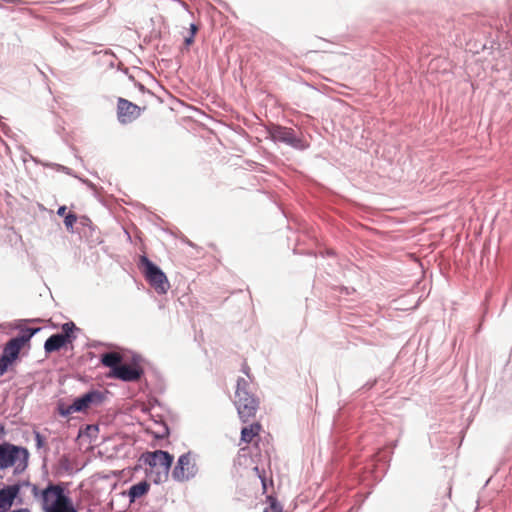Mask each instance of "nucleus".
Segmentation results:
<instances>
[{
  "label": "nucleus",
  "mask_w": 512,
  "mask_h": 512,
  "mask_svg": "<svg viewBox=\"0 0 512 512\" xmlns=\"http://www.w3.org/2000/svg\"><path fill=\"white\" fill-rule=\"evenodd\" d=\"M234 405L243 423L253 419L259 409L260 400L250 391V384L244 378L237 380Z\"/></svg>",
  "instance_id": "obj_1"
},
{
  "label": "nucleus",
  "mask_w": 512,
  "mask_h": 512,
  "mask_svg": "<svg viewBox=\"0 0 512 512\" xmlns=\"http://www.w3.org/2000/svg\"><path fill=\"white\" fill-rule=\"evenodd\" d=\"M142 460L148 465L146 469L147 476L155 483H162L168 479L173 463V456L171 454L162 450L146 452L142 455Z\"/></svg>",
  "instance_id": "obj_2"
},
{
  "label": "nucleus",
  "mask_w": 512,
  "mask_h": 512,
  "mask_svg": "<svg viewBox=\"0 0 512 512\" xmlns=\"http://www.w3.org/2000/svg\"><path fill=\"white\" fill-rule=\"evenodd\" d=\"M41 505L44 512H75L71 499L59 484H49L42 490Z\"/></svg>",
  "instance_id": "obj_3"
},
{
  "label": "nucleus",
  "mask_w": 512,
  "mask_h": 512,
  "mask_svg": "<svg viewBox=\"0 0 512 512\" xmlns=\"http://www.w3.org/2000/svg\"><path fill=\"white\" fill-rule=\"evenodd\" d=\"M140 264L143 268V274L149 284L158 293L165 294L170 288V284L164 272L146 256H141Z\"/></svg>",
  "instance_id": "obj_4"
},
{
  "label": "nucleus",
  "mask_w": 512,
  "mask_h": 512,
  "mask_svg": "<svg viewBox=\"0 0 512 512\" xmlns=\"http://www.w3.org/2000/svg\"><path fill=\"white\" fill-rule=\"evenodd\" d=\"M268 132L273 141L283 142L295 149L304 150L309 146L307 141L292 128L271 125Z\"/></svg>",
  "instance_id": "obj_5"
},
{
  "label": "nucleus",
  "mask_w": 512,
  "mask_h": 512,
  "mask_svg": "<svg viewBox=\"0 0 512 512\" xmlns=\"http://www.w3.org/2000/svg\"><path fill=\"white\" fill-rule=\"evenodd\" d=\"M104 399L102 392L92 390L84 394L83 396L76 398L71 405L66 407L60 406L59 412L62 416H68L75 412H84L92 405L100 404Z\"/></svg>",
  "instance_id": "obj_6"
},
{
  "label": "nucleus",
  "mask_w": 512,
  "mask_h": 512,
  "mask_svg": "<svg viewBox=\"0 0 512 512\" xmlns=\"http://www.w3.org/2000/svg\"><path fill=\"white\" fill-rule=\"evenodd\" d=\"M198 473L195 455L187 452L181 455L172 470V477L179 482L188 481Z\"/></svg>",
  "instance_id": "obj_7"
},
{
  "label": "nucleus",
  "mask_w": 512,
  "mask_h": 512,
  "mask_svg": "<svg viewBox=\"0 0 512 512\" xmlns=\"http://www.w3.org/2000/svg\"><path fill=\"white\" fill-rule=\"evenodd\" d=\"M39 331L36 329H27L23 333L15 338L10 339L4 346L2 355L7 356L12 361L18 358L21 349L30 341L31 337Z\"/></svg>",
  "instance_id": "obj_8"
},
{
  "label": "nucleus",
  "mask_w": 512,
  "mask_h": 512,
  "mask_svg": "<svg viewBox=\"0 0 512 512\" xmlns=\"http://www.w3.org/2000/svg\"><path fill=\"white\" fill-rule=\"evenodd\" d=\"M141 107L124 99L119 98L117 102V117L122 124L131 123L141 115Z\"/></svg>",
  "instance_id": "obj_9"
},
{
  "label": "nucleus",
  "mask_w": 512,
  "mask_h": 512,
  "mask_svg": "<svg viewBox=\"0 0 512 512\" xmlns=\"http://www.w3.org/2000/svg\"><path fill=\"white\" fill-rule=\"evenodd\" d=\"M143 371L142 369L131 365H120L119 368L111 370L108 374L110 378L120 379L122 381H137L140 379Z\"/></svg>",
  "instance_id": "obj_10"
},
{
  "label": "nucleus",
  "mask_w": 512,
  "mask_h": 512,
  "mask_svg": "<svg viewBox=\"0 0 512 512\" xmlns=\"http://www.w3.org/2000/svg\"><path fill=\"white\" fill-rule=\"evenodd\" d=\"M21 450L11 445H0V467L7 468L13 466Z\"/></svg>",
  "instance_id": "obj_11"
},
{
  "label": "nucleus",
  "mask_w": 512,
  "mask_h": 512,
  "mask_svg": "<svg viewBox=\"0 0 512 512\" xmlns=\"http://www.w3.org/2000/svg\"><path fill=\"white\" fill-rule=\"evenodd\" d=\"M261 431L262 425L260 422H254L242 428L240 440L246 444L253 443L256 439H259Z\"/></svg>",
  "instance_id": "obj_12"
},
{
  "label": "nucleus",
  "mask_w": 512,
  "mask_h": 512,
  "mask_svg": "<svg viewBox=\"0 0 512 512\" xmlns=\"http://www.w3.org/2000/svg\"><path fill=\"white\" fill-rule=\"evenodd\" d=\"M19 490V486L17 485H10L0 489V509L10 508Z\"/></svg>",
  "instance_id": "obj_13"
},
{
  "label": "nucleus",
  "mask_w": 512,
  "mask_h": 512,
  "mask_svg": "<svg viewBox=\"0 0 512 512\" xmlns=\"http://www.w3.org/2000/svg\"><path fill=\"white\" fill-rule=\"evenodd\" d=\"M68 343L71 342L67 340V335L54 334L45 341L44 349L46 353H52L59 351Z\"/></svg>",
  "instance_id": "obj_14"
},
{
  "label": "nucleus",
  "mask_w": 512,
  "mask_h": 512,
  "mask_svg": "<svg viewBox=\"0 0 512 512\" xmlns=\"http://www.w3.org/2000/svg\"><path fill=\"white\" fill-rule=\"evenodd\" d=\"M150 489V484L147 481H141L137 484H134L130 487L128 491V496L131 502H134L136 499L141 498L146 495Z\"/></svg>",
  "instance_id": "obj_15"
},
{
  "label": "nucleus",
  "mask_w": 512,
  "mask_h": 512,
  "mask_svg": "<svg viewBox=\"0 0 512 512\" xmlns=\"http://www.w3.org/2000/svg\"><path fill=\"white\" fill-rule=\"evenodd\" d=\"M122 362V355L118 352H108L101 356V363L114 370L119 368L120 363Z\"/></svg>",
  "instance_id": "obj_16"
},
{
  "label": "nucleus",
  "mask_w": 512,
  "mask_h": 512,
  "mask_svg": "<svg viewBox=\"0 0 512 512\" xmlns=\"http://www.w3.org/2000/svg\"><path fill=\"white\" fill-rule=\"evenodd\" d=\"M79 221V217L73 212H68L65 215L64 218V225L68 232L73 233L74 232V225L75 223Z\"/></svg>",
  "instance_id": "obj_17"
},
{
  "label": "nucleus",
  "mask_w": 512,
  "mask_h": 512,
  "mask_svg": "<svg viewBox=\"0 0 512 512\" xmlns=\"http://www.w3.org/2000/svg\"><path fill=\"white\" fill-rule=\"evenodd\" d=\"M75 329V324L73 322H68L62 325V333L60 335H67V340L72 342L73 336L72 333Z\"/></svg>",
  "instance_id": "obj_18"
},
{
  "label": "nucleus",
  "mask_w": 512,
  "mask_h": 512,
  "mask_svg": "<svg viewBox=\"0 0 512 512\" xmlns=\"http://www.w3.org/2000/svg\"><path fill=\"white\" fill-rule=\"evenodd\" d=\"M14 361L9 359L7 356L1 355L0 357V376L4 375L8 368L13 364Z\"/></svg>",
  "instance_id": "obj_19"
},
{
  "label": "nucleus",
  "mask_w": 512,
  "mask_h": 512,
  "mask_svg": "<svg viewBox=\"0 0 512 512\" xmlns=\"http://www.w3.org/2000/svg\"><path fill=\"white\" fill-rule=\"evenodd\" d=\"M198 31V26L195 24L190 25V35L185 37V44L190 46L194 42V36Z\"/></svg>",
  "instance_id": "obj_20"
},
{
  "label": "nucleus",
  "mask_w": 512,
  "mask_h": 512,
  "mask_svg": "<svg viewBox=\"0 0 512 512\" xmlns=\"http://www.w3.org/2000/svg\"><path fill=\"white\" fill-rule=\"evenodd\" d=\"M264 512H283V510L277 502L273 501L270 506L264 510Z\"/></svg>",
  "instance_id": "obj_21"
},
{
  "label": "nucleus",
  "mask_w": 512,
  "mask_h": 512,
  "mask_svg": "<svg viewBox=\"0 0 512 512\" xmlns=\"http://www.w3.org/2000/svg\"><path fill=\"white\" fill-rule=\"evenodd\" d=\"M79 223L83 226H91L92 222L91 220L86 216L79 217Z\"/></svg>",
  "instance_id": "obj_22"
},
{
  "label": "nucleus",
  "mask_w": 512,
  "mask_h": 512,
  "mask_svg": "<svg viewBox=\"0 0 512 512\" xmlns=\"http://www.w3.org/2000/svg\"><path fill=\"white\" fill-rule=\"evenodd\" d=\"M67 210V207L66 206H60L57 210V214L61 217H64L65 218V215L67 214L66 212Z\"/></svg>",
  "instance_id": "obj_23"
},
{
  "label": "nucleus",
  "mask_w": 512,
  "mask_h": 512,
  "mask_svg": "<svg viewBox=\"0 0 512 512\" xmlns=\"http://www.w3.org/2000/svg\"><path fill=\"white\" fill-rule=\"evenodd\" d=\"M242 371L249 376V366L246 363L243 364Z\"/></svg>",
  "instance_id": "obj_24"
},
{
  "label": "nucleus",
  "mask_w": 512,
  "mask_h": 512,
  "mask_svg": "<svg viewBox=\"0 0 512 512\" xmlns=\"http://www.w3.org/2000/svg\"><path fill=\"white\" fill-rule=\"evenodd\" d=\"M75 512H78L76 508H75Z\"/></svg>",
  "instance_id": "obj_25"
}]
</instances>
